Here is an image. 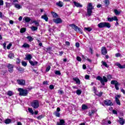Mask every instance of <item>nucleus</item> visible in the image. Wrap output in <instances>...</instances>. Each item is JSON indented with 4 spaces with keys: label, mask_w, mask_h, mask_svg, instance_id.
<instances>
[{
    "label": "nucleus",
    "mask_w": 125,
    "mask_h": 125,
    "mask_svg": "<svg viewBox=\"0 0 125 125\" xmlns=\"http://www.w3.org/2000/svg\"><path fill=\"white\" fill-rule=\"evenodd\" d=\"M69 27H71L72 29H73V30H74V31H75V32L80 33V34H82V35L83 34V29L78 27V26L74 23L69 24Z\"/></svg>",
    "instance_id": "1"
},
{
    "label": "nucleus",
    "mask_w": 125,
    "mask_h": 125,
    "mask_svg": "<svg viewBox=\"0 0 125 125\" xmlns=\"http://www.w3.org/2000/svg\"><path fill=\"white\" fill-rule=\"evenodd\" d=\"M98 27H99L100 29H102V28L110 29V28H111V24L107 22H102L98 24Z\"/></svg>",
    "instance_id": "2"
},
{
    "label": "nucleus",
    "mask_w": 125,
    "mask_h": 125,
    "mask_svg": "<svg viewBox=\"0 0 125 125\" xmlns=\"http://www.w3.org/2000/svg\"><path fill=\"white\" fill-rule=\"evenodd\" d=\"M96 80L99 81L102 85H105V83H107L108 79L105 76H103V78L100 76H98L96 78Z\"/></svg>",
    "instance_id": "3"
},
{
    "label": "nucleus",
    "mask_w": 125,
    "mask_h": 125,
    "mask_svg": "<svg viewBox=\"0 0 125 125\" xmlns=\"http://www.w3.org/2000/svg\"><path fill=\"white\" fill-rule=\"evenodd\" d=\"M18 91L20 92L19 95L20 96H28V90L24 89L21 88H19L18 89Z\"/></svg>",
    "instance_id": "4"
},
{
    "label": "nucleus",
    "mask_w": 125,
    "mask_h": 125,
    "mask_svg": "<svg viewBox=\"0 0 125 125\" xmlns=\"http://www.w3.org/2000/svg\"><path fill=\"white\" fill-rule=\"evenodd\" d=\"M93 9V6H92V3H89L87 7V13L89 17L91 16V14H92Z\"/></svg>",
    "instance_id": "5"
},
{
    "label": "nucleus",
    "mask_w": 125,
    "mask_h": 125,
    "mask_svg": "<svg viewBox=\"0 0 125 125\" xmlns=\"http://www.w3.org/2000/svg\"><path fill=\"white\" fill-rule=\"evenodd\" d=\"M31 105L33 109H38L40 107V102L38 100H34L31 103Z\"/></svg>",
    "instance_id": "6"
},
{
    "label": "nucleus",
    "mask_w": 125,
    "mask_h": 125,
    "mask_svg": "<svg viewBox=\"0 0 125 125\" xmlns=\"http://www.w3.org/2000/svg\"><path fill=\"white\" fill-rule=\"evenodd\" d=\"M111 84H114L115 88L116 89V90H119L120 89V88L119 86H120V84L119 82H118L116 80H112L110 82Z\"/></svg>",
    "instance_id": "7"
},
{
    "label": "nucleus",
    "mask_w": 125,
    "mask_h": 125,
    "mask_svg": "<svg viewBox=\"0 0 125 125\" xmlns=\"http://www.w3.org/2000/svg\"><path fill=\"white\" fill-rule=\"evenodd\" d=\"M7 68H8V71L9 73H13V68H14V65L13 64H11L10 63H8L7 65Z\"/></svg>",
    "instance_id": "8"
},
{
    "label": "nucleus",
    "mask_w": 125,
    "mask_h": 125,
    "mask_svg": "<svg viewBox=\"0 0 125 125\" xmlns=\"http://www.w3.org/2000/svg\"><path fill=\"white\" fill-rule=\"evenodd\" d=\"M122 95H116L115 96V102L117 105L121 106V101H120V99L121 98Z\"/></svg>",
    "instance_id": "9"
},
{
    "label": "nucleus",
    "mask_w": 125,
    "mask_h": 125,
    "mask_svg": "<svg viewBox=\"0 0 125 125\" xmlns=\"http://www.w3.org/2000/svg\"><path fill=\"white\" fill-rule=\"evenodd\" d=\"M104 105H106V106H113L114 104L111 101V100L109 99H106L104 101Z\"/></svg>",
    "instance_id": "10"
},
{
    "label": "nucleus",
    "mask_w": 125,
    "mask_h": 125,
    "mask_svg": "<svg viewBox=\"0 0 125 125\" xmlns=\"http://www.w3.org/2000/svg\"><path fill=\"white\" fill-rule=\"evenodd\" d=\"M53 21L54 23H56V24H60V23H62V20L61 18H59L53 19Z\"/></svg>",
    "instance_id": "11"
},
{
    "label": "nucleus",
    "mask_w": 125,
    "mask_h": 125,
    "mask_svg": "<svg viewBox=\"0 0 125 125\" xmlns=\"http://www.w3.org/2000/svg\"><path fill=\"white\" fill-rule=\"evenodd\" d=\"M101 52L102 55H106V54H107V49H106L105 47H102L101 49Z\"/></svg>",
    "instance_id": "12"
},
{
    "label": "nucleus",
    "mask_w": 125,
    "mask_h": 125,
    "mask_svg": "<svg viewBox=\"0 0 125 125\" xmlns=\"http://www.w3.org/2000/svg\"><path fill=\"white\" fill-rule=\"evenodd\" d=\"M17 83L18 84H20V85H25V80H18Z\"/></svg>",
    "instance_id": "13"
},
{
    "label": "nucleus",
    "mask_w": 125,
    "mask_h": 125,
    "mask_svg": "<svg viewBox=\"0 0 125 125\" xmlns=\"http://www.w3.org/2000/svg\"><path fill=\"white\" fill-rule=\"evenodd\" d=\"M41 18L45 20L46 22H47L48 21V17H47V15H46V14L45 13L43 15L41 16Z\"/></svg>",
    "instance_id": "14"
},
{
    "label": "nucleus",
    "mask_w": 125,
    "mask_h": 125,
    "mask_svg": "<svg viewBox=\"0 0 125 125\" xmlns=\"http://www.w3.org/2000/svg\"><path fill=\"white\" fill-rule=\"evenodd\" d=\"M57 125H66L65 124V120L63 119H61L60 120V122H57Z\"/></svg>",
    "instance_id": "15"
},
{
    "label": "nucleus",
    "mask_w": 125,
    "mask_h": 125,
    "mask_svg": "<svg viewBox=\"0 0 125 125\" xmlns=\"http://www.w3.org/2000/svg\"><path fill=\"white\" fill-rule=\"evenodd\" d=\"M32 58H33L32 55L29 54L26 56L25 58H24V60H28V61H30Z\"/></svg>",
    "instance_id": "16"
},
{
    "label": "nucleus",
    "mask_w": 125,
    "mask_h": 125,
    "mask_svg": "<svg viewBox=\"0 0 125 125\" xmlns=\"http://www.w3.org/2000/svg\"><path fill=\"white\" fill-rule=\"evenodd\" d=\"M119 123L120 125H125V119H124V118L121 117L120 118L119 117Z\"/></svg>",
    "instance_id": "17"
},
{
    "label": "nucleus",
    "mask_w": 125,
    "mask_h": 125,
    "mask_svg": "<svg viewBox=\"0 0 125 125\" xmlns=\"http://www.w3.org/2000/svg\"><path fill=\"white\" fill-rule=\"evenodd\" d=\"M73 80L74 81V82H76L77 84H81V80H80V79L78 78H73Z\"/></svg>",
    "instance_id": "18"
},
{
    "label": "nucleus",
    "mask_w": 125,
    "mask_h": 125,
    "mask_svg": "<svg viewBox=\"0 0 125 125\" xmlns=\"http://www.w3.org/2000/svg\"><path fill=\"white\" fill-rule=\"evenodd\" d=\"M116 66H118L119 69H125V64L122 65L121 63L117 62L116 63Z\"/></svg>",
    "instance_id": "19"
},
{
    "label": "nucleus",
    "mask_w": 125,
    "mask_h": 125,
    "mask_svg": "<svg viewBox=\"0 0 125 125\" xmlns=\"http://www.w3.org/2000/svg\"><path fill=\"white\" fill-rule=\"evenodd\" d=\"M73 3L74 5L76 6V7H83V5L81 4L79 2L74 1Z\"/></svg>",
    "instance_id": "20"
},
{
    "label": "nucleus",
    "mask_w": 125,
    "mask_h": 125,
    "mask_svg": "<svg viewBox=\"0 0 125 125\" xmlns=\"http://www.w3.org/2000/svg\"><path fill=\"white\" fill-rule=\"evenodd\" d=\"M82 59H83V60H86L87 61L90 62V63H91V62H92V60L88 59V58H87V57H84V56L83 55H82Z\"/></svg>",
    "instance_id": "21"
},
{
    "label": "nucleus",
    "mask_w": 125,
    "mask_h": 125,
    "mask_svg": "<svg viewBox=\"0 0 125 125\" xmlns=\"http://www.w3.org/2000/svg\"><path fill=\"white\" fill-rule=\"evenodd\" d=\"M23 20H24L25 22H26V23H29V22H30L31 21V18H30L29 17H25L23 18Z\"/></svg>",
    "instance_id": "22"
},
{
    "label": "nucleus",
    "mask_w": 125,
    "mask_h": 125,
    "mask_svg": "<svg viewBox=\"0 0 125 125\" xmlns=\"http://www.w3.org/2000/svg\"><path fill=\"white\" fill-rule=\"evenodd\" d=\"M22 47L23 48H30V44L27 43H24L22 45Z\"/></svg>",
    "instance_id": "23"
},
{
    "label": "nucleus",
    "mask_w": 125,
    "mask_h": 125,
    "mask_svg": "<svg viewBox=\"0 0 125 125\" xmlns=\"http://www.w3.org/2000/svg\"><path fill=\"white\" fill-rule=\"evenodd\" d=\"M51 14H52V15L54 18H57V17H58V15L57 14V13H56L53 11H51Z\"/></svg>",
    "instance_id": "24"
},
{
    "label": "nucleus",
    "mask_w": 125,
    "mask_h": 125,
    "mask_svg": "<svg viewBox=\"0 0 125 125\" xmlns=\"http://www.w3.org/2000/svg\"><path fill=\"white\" fill-rule=\"evenodd\" d=\"M4 123L6 125H9V124L11 123V119H6L5 120Z\"/></svg>",
    "instance_id": "25"
},
{
    "label": "nucleus",
    "mask_w": 125,
    "mask_h": 125,
    "mask_svg": "<svg viewBox=\"0 0 125 125\" xmlns=\"http://www.w3.org/2000/svg\"><path fill=\"white\" fill-rule=\"evenodd\" d=\"M15 7L18 9H21V8H22V6L18 3L15 4Z\"/></svg>",
    "instance_id": "26"
},
{
    "label": "nucleus",
    "mask_w": 125,
    "mask_h": 125,
    "mask_svg": "<svg viewBox=\"0 0 125 125\" xmlns=\"http://www.w3.org/2000/svg\"><path fill=\"white\" fill-rule=\"evenodd\" d=\"M26 39L28 40L29 42H33L34 41V38L32 37L31 36H28L26 37Z\"/></svg>",
    "instance_id": "27"
},
{
    "label": "nucleus",
    "mask_w": 125,
    "mask_h": 125,
    "mask_svg": "<svg viewBox=\"0 0 125 125\" xmlns=\"http://www.w3.org/2000/svg\"><path fill=\"white\" fill-rule=\"evenodd\" d=\"M102 64H103V66H104V67H106V68H109V65L107 64V62L102 61Z\"/></svg>",
    "instance_id": "28"
},
{
    "label": "nucleus",
    "mask_w": 125,
    "mask_h": 125,
    "mask_svg": "<svg viewBox=\"0 0 125 125\" xmlns=\"http://www.w3.org/2000/svg\"><path fill=\"white\" fill-rule=\"evenodd\" d=\"M8 57L10 59H13L14 58V54L12 53L9 54Z\"/></svg>",
    "instance_id": "29"
},
{
    "label": "nucleus",
    "mask_w": 125,
    "mask_h": 125,
    "mask_svg": "<svg viewBox=\"0 0 125 125\" xmlns=\"http://www.w3.org/2000/svg\"><path fill=\"white\" fill-rule=\"evenodd\" d=\"M114 12L115 15H120V14H121V12L118 11V9H114Z\"/></svg>",
    "instance_id": "30"
},
{
    "label": "nucleus",
    "mask_w": 125,
    "mask_h": 125,
    "mask_svg": "<svg viewBox=\"0 0 125 125\" xmlns=\"http://www.w3.org/2000/svg\"><path fill=\"white\" fill-rule=\"evenodd\" d=\"M84 31H87V32H91L92 29L90 27H84Z\"/></svg>",
    "instance_id": "31"
},
{
    "label": "nucleus",
    "mask_w": 125,
    "mask_h": 125,
    "mask_svg": "<svg viewBox=\"0 0 125 125\" xmlns=\"http://www.w3.org/2000/svg\"><path fill=\"white\" fill-rule=\"evenodd\" d=\"M62 2L61 1H59V2H57L56 3L57 5H58V6H59L60 7H62V6H63V4H62Z\"/></svg>",
    "instance_id": "32"
},
{
    "label": "nucleus",
    "mask_w": 125,
    "mask_h": 125,
    "mask_svg": "<svg viewBox=\"0 0 125 125\" xmlns=\"http://www.w3.org/2000/svg\"><path fill=\"white\" fill-rule=\"evenodd\" d=\"M31 29L32 31H33V32H35V31H37L38 30V27L32 26L31 27Z\"/></svg>",
    "instance_id": "33"
},
{
    "label": "nucleus",
    "mask_w": 125,
    "mask_h": 125,
    "mask_svg": "<svg viewBox=\"0 0 125 125\" xmlns=\"http://www.w3.org/2000/svg\"><path fill=\"white\" fill-rule=\"evenodd\" d=\"M53 114L55 115V116H56V117H58V118H60V113H59V112L55 111L54 112Z\"/></svg>",
    "instance_id": "34"
},
{
    "label": "nucleus",
    "mask_w": 125,
    "mask_h": 125,
    "mask_svg": "<svg viewBox=\"0 0 125 125\" xmlns=\"http://www.w3.org/2000/svg\"><path fill=\"white\" fill-rule=\"evenodd\" d=\"M28 112L31 114V115H34V110H33V108H28Z\"/></svg>",
    "instance_id": "35"
},
{
    "label": "nucleus",
    "mask_w": 125,
    "mask_h": 125,
    "mask_svg": "<svg viewBox=\"0 0 125 125\" xmlns=\"http://www.w3.org/2000/svg\"><path fill=\"white\" fill-rule=\"evenodd\" d=\"M26 32V28H21L20 30V33L23 34Z\"/></svg>",
    "instance_id": "36"
},
{
    "label": "nucleus",
    "mask_w": 125,
    "mask_h": 125,
    "mask_svg": "<svg viewBox=\"0 0 125 125\" xmlns=\"http://www.w3.org/2000/svg\"><path fill=\"white\" fill-rule=\"evenodd\" d=\"M95 113V110H91V112L88 113V115L90 117H91L92 116V114H94Z\"/></svg>",
    "instance_id": "37"
},
{
    "label": "nucleus",
    "mask_w": 125,
    "mask_h": 125,
    "mask_svg": "<svg viewBox=\"0 0 125 125\" xmlns=\"http://www.w3.org/2000/svg\"><path fill=\"white\" fill-rule=\"evenodd\" d=\"M44 118V115L43 114L39 115L37 117L38 120H41L42 119H43Z\"/></svg>",
    "instance_id": "38"
},
{
    "label": "nucleus",
    "mask_w": 125,
    "mask_h": 125,
    "mask_svg": "<svg viewBox=\"0 0 125 125\" xmlns=\"http://www.w3.org/2000/svg\"><path fill=\"white\" fill-rule=\"evenodd\" d=\"M82 109L83 110H86L87 109H88V107L85 104H83Z\"/></svg>",
    "instance_id": "39"
},
{
    "label": "nucleus",
    "mask_w": 125,
    "mask_h": 125,
    "mask_svg": "<svg viewBox=\"0 0 125 125\" xmlns=\"http://www.w3.org/2000/svg\"><path fill=\"white\" fill-rule=\"evenodd\" d=\"M55 75H57V76H60L61 75V72H60L59 70H56L55 72Z\"/></svg>",
    "instance_id": "40"
},
{
    "label": "nucleus",
    "mask_w": 125,
    "mask_h": 125,
    "mask_svg": "<svg viewBox=\"0 0 125 125\" xmlns=\"http://www.w3.org/2000/svg\"><path fill=\"white\" fill-rule=\"evenodd\" d=\"M7 94L8 96H12V95H13V92L12 91H8Z\"/></svg>",
    "instance_id": "41"
},
{
    "label": "nucleus",
    "mask_w": 125,
    "mask_h": 125,
    "mask_svg": "<svg viewBox=\"0 0 125 125\" xmlns=\"http://www.w3.org/2000/svg\"><path fill=\"white\" fill-rule=\"evenodd\" d=\"M104 3L106 5V6H108V5L110 4V1L109 0H105Z\"/></svg>",
    "instance_id": "42"
},
{
    "label": "nucleus",
    "mask_w": 125,
    "mask_h": 125,
    "mask_svg": "<svg viewBox=\"0 0 125 125\" xmlns=\"http://www.w3.org/2000/svg\"><path fill=\"white\" fill-rule=\"evenodd\" d=\"M76 94H77V95H81V94H82V90L78 89L76 91Z\"/></svg>",
    "instance_id": "43"
},
{
    "label": "nucleus",
    "mask_w": 125,
    "mask_h": 125,
    "mask_svg": "<svg viewBox=\"0 0 125 125\" xmlns=\"http://www.w3.org/2000/svg\"><path fill=\"white\" fill-rule=\"evenodd\" d=\"M21 64L22 66H23L24 67H26V66H27V63L26 62L22 61L21 62Z\"/></svg>",
    "instance_id": "44"
},
{
    "label": "nucleus",
    "mask_w": 125,
    "mask_h": 125,
    "mask_svg": "<svg viewBox=\"0 0 125 125\" xmlns=\"http://www.w3.org/2000/svg\"><path fill=\"white\" fill-rule=\"evenodd\" d=\"M17 70L19 71V72H23L24 71V69L21 67H18Z\"/></svg>",
    "instance_id": "45"
},
{
    "label": "nucleus",
    "mask_w": 125,
    "mask_h": 125,
    "mask_svg": "<svg viewBox=\"0 0 125 125\" xmlns=\"http://www.w3.org/2000/svg\"><path fill=\"white\" fill-rule=\"evenodd\" d=\"M46 52H48V51H51V49H52V47L49 46L46 49Z\"/></svg>",
    "instance_id": "46"
},
{
    "label": "nucleus",
    "mask_w": 125,
    "mask_h": 125,
    "mask_svg": "<svg viewBox=\"0 0 125 125\" xmlns=\"http://www.w3.org/2000/svg\"><path fill=\"white\" fill-rule=\"evenodd\" d=\"M107 21H108V22H113L114 21V20L113 19V17L107 18Z\"/></svg>",
    "instance_id": "47"
},
{
    "label": "nucleus",
    "mask_w": 125,
    "mask_h": 125,
    "mask_svg": "<svg viewBox=\"0 0 125 125\" xmlns=\"http://www.w3.org/2000/svg\"><path fill=\"white\" fill-rule=\"evenodd\" d=\"M7 73V70H2L1 72V75H3V76H4L5 74Z\"/></svg>",
    "instance_id": "48"
},
{
    "label": "nucleus",
    "mask_w": 125,
    "mask_h": 125,
    "mask_svg": "<svg viewBox=\"0 0 125 125\" xmlns=\"http://www.w3.org/2000/svg\"><path fill=\"white\" fill-rule=\"evenodd\" d=\"M103 94V92H100L98 94H96L95 95H97V96H98L99 97H101Z\"/></svg>",
    "instance_id": "49"
},
{
    "label": "nucleus",
    "mask_w": 125,
    "mask_h": 125,
    "mask_svg": "<svg viewBox=\"0 0 125 125\" xmlns=\"http://www.w3.org/2000/svg\"><path fill=\"white\" fill-rule=\"evenodd\" d=\"M21 62V59L19 58H17L16 59V63L17 64H19Z\"/></svg>",
    "instance_id": "50"
},
{
    "label": "nucleus",
    "mask_w": 125,
    "mask_h": 125,
    "mask_svg": "<svg viewBox=\"0 0 125 125\" xmlns=\"http://www.w3.org/2000/svg\"><path fill=\"white\" fill-rule=\"evenodd\" d=\"M11 46H12V44L11 43H9L7 46V49H10V47H11Z\"/></svg>",
    "instance_id": "51"
},
{
    "label": "nucleus",
    "mask_w": 125,
    "mask_h": 125,
    "mask_svg": "<svg viewBox=\"0 0 125 125\" xmlns=\"http://www.w3.org/2000/svg\"><path fill=\"white\" fill-rule=\"evenodd\" d=\"M51 68V67H50V65H48L46 68V72H49Z\"/></svg>",
    "instance_id": "52"
},
{
    "label": "nucleus",
    "mask_w": 125,
    "mask_h": 125,
    "mask_svg": "<svg viewBox=\"0 0 125 125\" xmlns=\"http://www.w3.org/2000/svg\"><path fill=\"white\" fill-rule=\"evenodd\" d=\"M76 59L77 61H79V62H81V61H82V58L79 56H77L76 57Z\"/></svg>",
    "instance_id": "53"
},
{
    "label": "nucleus",
    "mask_w": 125,
    "mask_h": 125,
    "mask_svg": "<svg viewBox=\"0 0 125 125\" xmlns=\"http://www.w3.org/2000/svg\"><path fill=\"white\" fill-rule=\"evenodd\" d=\"M113 21H119V20L118 19V18L117 16H115L113 18Z\"/></svg>",
    "instance_id": "54"
},
{
    "label": "nucleus",
    "mask_w": 125,
    "mask_h": 125,
    "mask_svg": "<svg viewBox=\"0 0 125 125\" xmlns=\"http://www.w3.org/2000/svg\"><path fill=\"white\" fill-rule=\"evenodd\" d=\"M33 23H34V24L36 25V26H40V23H39V22L36 21H33Z\"/></svg>",
    "instance_id": "55"
},
{
    "label": "nucleus",
    "mask_w": 125,
    "mask_h": 125,
    "mask_svg": "<svg viewBox=\"0 0 125 125\" xmlns=\"http://www.w3.org/2000/svg\"><path fill=\"white\" fill-rule=\"evenodd\" d=\"M3 48L4 49H6V42H4L3 43Z\"/></svg>",
    "instance_id": "56"
},
{
    "label": "nucleus",
    "mask_w": 125,
    "mask_h": 125,
    "mask_svg": "<svg viewBox=\"0 0 125 125\" xmlns=\"http://www.w3.org/2000/svg\"><path fill=\"white\" fill-rule=\"evenodd\" d=\"M93 91L95 94H96V92H97V89H96V87H95V86L93 87Z\"/></svg>",
    "instance_id": "57"
},
{
    "label": "nucleus",
    "mask_w": 125,
    "mask_h": 125,
    "mask_svg": "<svg viewBox=\"0 0 125 125\" xmlns=\"http://www.w3.org/2000/svg\"><path fill=\"white\" fill-rule=\"evenodd\" d=\"M112 113L114 115H118V111H117V110H112Z\"/></svg>",
    "instance_id": "58"
},
{
    "label": "nucleus",
    "mask_w": 125,
    "mask_h": 125,
    "mask_svg": "<svg viewBox=\"0 0 125 125\" xmlns=\"http://www.w3.org/2000/svg\"><path fill=\"white\" fill-rule=\"evenodd\" d=\"M89 51L90 52L91 54H93V49L91 47L89 48Z\"/></svg>",
    "instance_id": "59"
},
{
    "label": "nucleus",
    "mask_w": 125,
    "mask_h": 125,
    "mask_svg": "<svg viewBox=\"0 0 125 125\" xmlns=\"http://www.w3.org/2000/svg\"><path fill=\"white\" fill-rule=\"evenodd\" d=\"M29 62L30 64L31 65V66H35V64H34V62L30 60V61H29Z\"/></svg>",
    "instance_id": "60"
},
{
    "label": "nucleus",
    "mask_w": 125,
    "mask_h": 125,
    "mask_svg": "<svg viewBox=\"0 0 125 125\" xmlns=\"http://www.w3.org/2000/svg\"><path fill=\"white\" fill-rule=\"evenodd\" d=\"M50 89H54V85L51 84L49 86Z\"/></svg>",
    "instance_id": "61"
},
{
    "label": "nucleus",
    "mask_w": 125,
    "mask_h": 125,
    "mask_svg": "<svg viewBox=\"0 0 125 125\" xmlns=\"http://www.w3.org/2000/svg\"><path fill=\"white\" fill-rule=\"evenodd\" d=\"M58 93L60 94H64V91L63 90H58Z\"/></svg>",
    "instance_id": "62"
},
{
    "label": "nucleus",
    "mask_w": 125,
    "mask_h": 125,
    "mask_svg": "<svg viewBox=\"0 0 125 125\" xmlns=\"http://www.w3.org/2000/svg\"><path fill=\"white\" fill-rule=\"evenodd\" d=\"M76 47H77V48H79L80 47V43L78 42H76L75 44Z\"/></svg>",
    "instance_id": "63"
},
{
    "label": "nucleus",
    "mask_w": 125,
    "mask_h": 125,
    "mask_svg": "<svg viewBox=\"0 0 125 125\" xmlns=\"http://www.w3.org/2000/svg\"><path fill=\"white\" fill-rule=\"evenodd\" d=\"M85 80H89V75H86L85 76Z\"/></svg>",
    "instance_id": "64"
}]
</instances>
